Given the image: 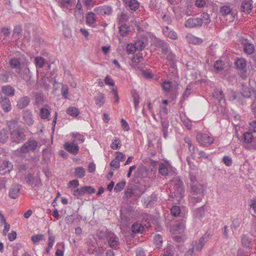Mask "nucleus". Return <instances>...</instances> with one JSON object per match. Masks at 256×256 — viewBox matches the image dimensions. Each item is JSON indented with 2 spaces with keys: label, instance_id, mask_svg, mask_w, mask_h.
<instances>
[{
  "label": "nucleus",
  "instance_id": "1",
  "mask_svg": "<svg viewBox=\"0 0 256 256\" xmlns=\"http://www.w3.org/2000/svg\"><path fill=\"white\" fill-rule=\"evenodd\" d=\"M8 126L9 130L12 131L11 133V140L12 142L16 143L20 142L24 138V135L20 133L17 128V122L15 120H10L8 122Z\"/></svg>",
  "mask_w": 256,
  "mask_h": 256
},
{
  "label": "nucleus",
  "instance_id": "2",
  "mask_svg": "<svg viewBox=\"0 0 256 256\" xmlns=\"http://www.w3.org/2000/svg\"><path fill=\"white\" fill-rule=\"evenodd\" d=\"M159 172L163 176H171L177 174L176 170L168 161L160 164Z\"/></svg>",
  "mask_w": 256,
  "mask_h": 256
},
{
  "label": "nucleus",
  "instance_id": "3",
  "mask_svg": "<svg viewBox=\"0 0 256 256\" xmlns=\"http://www.w3.org/2000/svg\"><path fill=\"white\" fill-rule=\"evenodd\" d=\"M38 147L35 140L29 141L24 144L22 148L16 151V154L20 157L24 156V154L30 151H34Z\"/></svg>",
  "mask_w": 256,
  "mask_h": 256
},
{
  "label": "nucleus",
  "instance_id": "4",
  "mask_svg": "<svg viewBox=\"0 0 256 256\" xmlns=\"http://www.w3.org/2000/svg\"><path fill=\"white\" fill-rule=\"evenodd\" d=\"M242 138L244 142L248 144V146L256 149V132H247L243 134Z\"/></svg>",
  "mask_w": 256,
  "mask_h": 256
},
{
  "label": "nucleus",
  "instance_id": "5",
  "mask_svg": "<svg viewBox=\"0 0 256 256\" xmlns=\"http://www.w3.org/2000/svg\"><path fill=\"white\" fill-rule=\"evenodd\" d=\"M196 140L202 146H209L214 142V138L206 134H198L196 136Z\"/></svg>",
  "mask_w": 256,
  "mask_h": 256
},
{
  "label": "nucleus",
  "instance_id": "6",
  "mask_svg": "<svg viewBox=\"0 0 256 256\" xmlns=\"http://www.w3.org/2000/svg\"><path fill=\"white\" fill-rule=\"evenodd\" d=\"M138 214L133 210H128V211H121V220L126 222H129L132 220L136 218Z\"/></svg>",
  "mask_w": 256,
  "mask_h": 256
},
{
  "label": "nucleus",
  "instance_id": "7",
  "mask_svg": "<svg viewBox=\"0 0 256 256\" xmlns=\"http://www.w3.org/2000/svg\"><path fill=\"white\" fill-rule=\"evenodd\" d=\"M64 148L70 154H76L79 151V147L76 143V140L72 142H67L64 144Z\"/></svg>",
  "mask_w": 256,
  "mask_h": 256
},
{
  "label": "nucleus",
  "instance_id": "8",
  "mask_svg": "<svg viewBox=\"0 0 256 256\" xmlns=\"http://www.w3.org/2000/svg\"><path fill=\"white\" fill-rule=\"evenodd\" d=\"M24 180L29 186L34 189L39 188L42 184L40 177H25Z\"/></svg>",
  "mask_w": 256,
  "mask_h": 256
},
{
  "label": "nucleus",
  "instance_id": "9",
  "mask_svg": "<svg viewBox=\"0 0 256 256\" xmlns=\"http://www.w3.org/2000/svg\"><path fill=\"white\" fill-rule=\"evenodd\" d=\"M208 240V236L206 234H204L200 238L198 242H192V250H196L197 251L201 250Z\"/></svg>",
  "mask_w": 256,
  "mask_h": 256
},
{
  "label": "nucleus",
  "instance_id": "10",
  "mask_svg": "<svg viewBox=\"0 0 256 256\" xmlns=\"http://www.w3.org/2000/svg\"><path fill=\"white\" fill-rule=\"evenodd\" d=\"M94 12L100 15L110 16L112 13V8L110 6H102L95 8Z\"/></svg>",
  "mask_w": 256,
  "mask_h": 256
},
{
  "label": "nucleus",
  "instance_id": "11",
  "mask_svg": "<svg viewBox=\"0 0 256 256\" xmlns=\"http://www.w3.org/2000/svg\"><path fill=\"white\" fill-rule=\"evenodd\" d=\"M202 24V20L200 18H190L186 21L185 26L187 28H192L200 26Z\"/></svg>",
  "mask_w": 256,
  "mask_h": 256
},
{
  "label": "nucleus",
  "instance_id": "12",
  "mask_svg": "<svg viewBox=\"0 0 256 256\" xmlns=\"http://www.w3.org/2000/svg\"><path fill=\"white\" fill-rule=\"evenodd\" d=\"M20 188V186L18 184H14L12 185L9 191L10 196L14 199L18 198Z\"/></svg>",
  "mask_w": 256,
  "mask_h": 256
},
{
  "label": "nucleus",
  "instance_id": "13",
  "mask_svg": "<svg viewBox=\"0 0 256 256\" xmlns=\"http://www.w3.org/2000/svg\"><path fill=\"white\" fill-rule=\"evenodd\" d=\"M252 0H242L241 10L245 13L249 14L252 12Z\"/></svg>",
  "mask_w": 256,
  "mask_h": 256
},
{
  "label": "nucleus",
  "instance_id": "14",
  "mask_svg": "<svg viewBox=\"0 0 256 256\" xmlns=\"http://www.w3.org/2000/svg\"><path fill=\"white\" fill-rule=\"evenodd\" d=\"M12 168V164L8 161H5L0 168V174H8Z\"/></svg>",
  "mask_w": 256,
  "mask_h": 256
},
{
  "label": "nucleus",
  "instance_id": "15",
  "mask_svg": "<svg viewBox=\"0 0 256 256\" xmlns=\"http://www.w3.org/2000/svg\"><path fill=\"white\" fill-rule=\"evenodd\" d=\"M185 228V224L183 222L178 224L176 225L172 226L170 231L172 235L182 232Z\"/></svg>",
  "mask_w": 256,
  "mask_h": 256
},
{
  "label": "nucleus",
  "instance_id": "16",
  "mask_svg": "<svg viewBox=\"0 0 256 256\" xmlns=\"http://www.w3.org/2000/svg\"><path fill=\"white\" fill-rule=\"evenodd\" d=\"M186 38L188 42L194 44H200L202 42V38L195 36L191 34H186Z\"/></svg>",
  "mask_w": 256,
  "mask_h": 256
},
{
  "label": "nucleus",
  "instance_id": "17",
  "mask_svg": "<svg viewBox=\"0 0 256 256\" xmlns=\"http://www.w3.org/2000/svg\"><path fill=\"white\" fill-rule=\"evenodd\" d=\"M94 102L96 105L102 106L105 102V96L102 93H98L94 96Z\"/></svg>",
  "mask_w": 256,
  "mask_h": 256
},
{
  "label": "nucleus",
  "instance_id": "18",
  "mask_svg": "<svg viewBox=\"0 0 256 256\" xmlns=\"http://www.w3.org/2000/svg\"><path fill=\"white\" fill-rule=\"evenodd\" d=\"M163 33L166 36L170 38L171 39H177L178 36L176 32H174L172 30L170 29L168 26H166L163 30Z\"/></svg>",
  "mask_w": 256,
  "mask_h": 256
},
{
  "label": "nucleus",
  "instance_id": "19",
  "mask_svg": "<svg viewBox=\"0 0 256 256\" xmlns=\"http://www.w3.org/2000/svg\"><path fill=\"white\" fill-rule=\"evenodd\" d=\"M3 93L8 96H13L14 94V89L10 86L6 85L2 88Z\"/></svg>",
  "mask_w": 256,
  "mask_h": 256
},
{
  "label": "nucleus",
  "instance_id": "20",
  "mask_svg": "<svg viewBox=\"0 0 256 256\" xmlns=\"http://www.w3.org/2000/svg\"><path fill=\"white\" fill-rule=\"evenodd\" d=\"M30 102V99L27 96L21 98L18 102L17 106L20 109H22L26 106Z\"/></svg>",
  "mask_w": 256,
  "mask_h": 256
},
{
  "label": "nucleus",
  "instance_id": "21",
  "mask_svg": "<svg viewBox=\"0 0 256 256\" xmlns=\"http://www.w3.org/2000/svg\"><path fill=\"white\" fill-rule=\"evenodd\" d=\"M110 146L112 149L114 150L120 149L122 146V142L120 138H113L112 140Z\"/></svg>",
  "mask_w": 256,
  "mask_h": 256
},
{
  "label": "nucleus",
  "instance_id": "22",
  "mask_svg": "<svg viewBox=\"0 0 256 256\" xmlns=\"http://www.w3.org/2000/svg\"><path fill=\"white\" fill-rule=\"evenodd\" d=\"M2 107L6 112H10L12 109V106L10 100L7 98L2 100Z\"/></svg>",
  "mask_w": 256,
  "mask_h": 256
},
{
  "label": "nucleus",
  "instance_id": "23",
  "mask_svg": "<svg viewBox=\"0 0 256 256\" xmlns=\"http://www.w3.org/2000/svg\"><path fill=\"white\" fill-rule=\"evenodd\" d=\"M243 246L250 248L252 246V240L245 235H243L241 240Z\"/></svg>",
  "mask_w": 256,
  "mask_h": 256
},
{
  "label": "nucleus",
  "instance_id": "24",
  "mask_svg": "<svg viewBox=\"0 0 256 256\" xmlns=\"http://www.w3.org/2000/svg\"><path fill=\"white\" fill-rule=\"evenodd\" d=\"M108 242L110 247L116 248L118 244V238L113 234L112 236L110 237Z\"/></svg>",
  "mask_w": 256,
  "mask_h": 256
},
{
  "label": "nucleus",
  "instance_id": "25",
  "mask_svg": "<svg viewBox=\"0 0 256 256\" xmlns=\"http://www.w3.org/2000/svg\"><path fill=\"white\" fill-rule=\"evenodd\" d=\"M8 138V132L6 129L3 128L0 132V142L5 143Z\"/></svg>",
  "mask_w": 256,
  "mask_h": 256
},
{
  "label": "nucleus",
  "instance_id": "26",
  "mask_svg": "<svg viewBox=\"0 0 256 256\" xmlns=\"http://www.w3.org/2000/svg\"><path fill=\"white\" fill-rule=\"evenodd\" d=\"M144 229V226L138 222L134 223L132 226V230L134 233H142Z\"/></svg>",
  "mask_w": 256,
  "mask_h": 256
},
{
  "label": "nucleus",
  "instance_id": "27",
  "mask_svg": "<svg viewBox=\"0 0 256 256\" xmlns=\"http://www.w3.org/2000/svg\"><path fill=\"white\" fill-rule=\"evenodd\" d=\"M235 64L238 68L242 70L246 67V62L244 59L240 58L236 60Z\"/></svg>",
  "mask_w": 256,
  "mask_h": 256
},
{
  "label": "nucleus",
  "instance_id": "28",
  "mask_svg": "<svg viewBox=\"0 0 256 256\" xmlns=\"http://www.w3.org/2000/svg\"><path fill=\"white\" fill-rule=\"evenodd\" d=\"M66 113L72 116L76 117L78 116L80 112L76 108L72 106L67 109Z\"/></svg>",
  "mask_w": 256,
  "mask_h": 256
},
{
  "label": "nucleus",
  "instance_id": "29",
  "mask_svg": "<svg viewBox=\"0 0 256 256\" xmlns=\"http://www.w3.org/2000/svg\"><path fill=\"white\" fill-rule=\"evenodd\" d=\"M220 12L222 15L227 16L228 14H231L232 8H230V6L226 4L221 7Z\"/></svg>",
  "mask_w": 256,
  "mask_h": 256
},
{
  "label": "nucleus",
  "instance_id": "30",
  "mask_svg": "<svg viewBox=\"0 0 256 256\" xmlns=\"http://www.w3.org/2000/svg\"><path fill=\"white\" fill-rule=\"evenodd\" d=\"M50 109L49 107L42 108L40 112V116L42 118H48L50 114Z\"/></svg>",
  "mask_w": 256,
  "mask_h": 256
},
{
  "label": "nucleus",
  "instance_id": "31",
  "mask_svg": "<svg viewBox=\"0 0 256 256\" xmlns=\"http://www.w3.org/2000/svg\"><path fill=\"white\" fill-rule=\"evenodd\" d=\"M162 87L166 92H170L173 88L172 82L168 80H166L162 82Z\"/></svg>",
  "mask_w": 256,
  "mask_h": 256
},
{
  "label": "nucleus",
  "instance_id": "32",
  "mask_svg": "<svg viewBox=\"0 0 256 256\" xmlns=\"http://www.w3.org/2000/svg\"><path fill=\"white\" fill-rule=\"evenodd\" d=\"M154 244L158 248H160L162 246V236L158 234L154 237Z\"/></svg>",
  "mask_w": 256,
  "mask_h": 256
},
{
  "label": "nucleus",
  "instance_id": "33",
  "mask_svg": "<svg viewBox=\"0 0 256 256\" xmlns=\"http://www.w3.org/2000/svg\"><path fill=\"white\" fill-rule=\"evenodd\" d=\"M132 94L133 98L134 108L137 110L138 108L139 96L135 90H132Z\"/></svg>",
  "mask_w": 256,
  "mask_h": 256
},
{
  "label": "nucleus",
  "instance_id": "34",
  "mask_svg": "<svg viewBox=\"0 0 256 256\" xmlns=\"http://www.w3.org/2000/svg\"><path fill=\"white\" fill-rule=\"evenodd\" d=\"M213 96L215 97L220 102H224V94L221 90L215 91L213 93Z\"/></svg>",
  "mask_w": 256,
  "mask_h": 256
},
{
  "label": "nucleus",
  "instance_id": "35",
  "mask_svg": "<svg viewBox=\"0 0 256 256\" xmlns=\"http://www.w3.org/2000/svg\"><path fill=\"white\" fill-rule=\"evenodd\" d=\"M24 121L28 125H31L33 123L32 114L29 112H26L24 114Z\"/></svg>",
  "mask_w": 256,
  "mask_h": 256
},
{
  "label": "nucleus",
  "instance_id": "36",
  "mask_svg": "<svg viewBox=\"0 0 256 256\" xmlns=\"http://www.w3.org/2000/svg\"><path fill=\"white\" fill-rule=\"evenodd\" d=\"M241 95L244 98H250L251 95V92L248 88L242 86L241 92Z\"/></svg>",
  "mask_w": 256,
  "mask_h": 256
},
{
  "label": "nucleus",
  "instance_id": "37",
  "mask_svg": "<svg viewBox=\"0 0 256 256\" xmlns=\"http://www.w3.org/2000/svg\"><path fill=\"white\" fill-rule=\"evenodd\" d=\"M162 256H174L173 246L170 244L168 245Z\"/></svg>",
  "mask_w": 256,
  "mask_h": 256
},
{
  "label": "nucleus",
  "instance_id": "38",
  "mask_svg": "<svg viewBox=\"0 0 256 256\" xmlns=\"http://www.w3.org/2000/svg\"><path fill=\"white\" fill-rule=\"evenodd\" d=\"M162 53L164 54V56L170 60H173L174 56L172 54L171 52L168 50V48H163Z\"/></svg>",
  "mask_w": 256,
  "mask_h": 256
},
{
  "label": "nucleus",
  "instance_id": "39",
  "mask_svg": "<svg viewBox=\"0 0 256 256\" xmlns=\"http://www.w3.org/2000/svg\"><path fill=\"white\" fill-rule=\"evenodd\" d=\"M244 50L246 53L248 54H251L254 51V46L250 43H246L245 44L244 47Z\"/></svg>",
  "mask_w": 256,
  "mask_h": 256
},
{
  "label": "nucleus",
  "instance_id": "40",
  "mask_svg": "<svg viewBox=\"0 0 256 256\" xmlns=\"http://www.w3.org/2000/svg\"><path fill=\"white\" fill-rule=\"evenodd\" d=\"M0 223L4 224V228L2 231V234L4 236H6L8 232L10 230V224L6 222L4 218V221L0 220Z\"/></svg>",
  "mask_w": 256,
  "mask_h": 256
},
{
  "label": "nucleus",
  "instance_id": "41",
  "mask_svg": "<svg viewBox=\"0 0 256 256\" xmlns=\"http://www.w3.org/2000/svg\"><path fill=\"white\" fill-rule=\"evenodd\" d=\"M44 59L40 56L35 58V64L36 67L42 68L44 64Z\"/></svg>",
  "mask_w": 256,
  "mask_h": 256
},
{
  "label": "nucleus",
  "instance_id": "42",
  "mask_svg": "<svg viewBox=\"0 0 256 256\" xmlns=\"http://www.w3.org/2000/svg\"><path fill=\"white\" fill-rule=\"evenodd\" d=\"M114 160H118L119 162H120L123 161L126 159V156L124 154L120 152H115V157Z\"/></svg>",
  "mask_w": 256,
  "mask_h": 256
},
{
  "label": "nucleus",
  "instance_id": "43",
  "mask_svg": "<svg viewBox=\"0 0 256 256\" xmlns=\"http://www.w3.org/2000/svg\"><path fill=\"white\" fill-rule=\"evenodd\" d=\"M184 141L188 144L190 152L192 154H194L195 152V148L194 146L192 145L191 140L188 138H184Z\"/></svg>",
  "mask_w": 256,
  "mask_h": 256
},
{
  "label": "nucleus",
  "instance_id": "44",
  "mask_svg": "<svg viewBox=\"0 0 256 256\" xmlns=\"http://www.w3.org/2000/svg\"><path fill=\"white\" fill-rule=\"evenodd\" d=\"M128 6L132 10H136L139 6V3L136 0H130Z\"/></svg>",
  "mask_w": 256,
  "mask_h": 256
},
{
  "label": "nucleus",
  "instance_id": "45",
  "mask_svg": "<svg viewBox=\"0 0 256 256\" xmlns=\"http://www.w3.org/2000/svg\"><path fill=\"white\" fill-rule=\"evenodd\" d=\"M84 187H82L80 188H77L74 190L73 192V194L76 197H80V196H84Z\"/></svg>",
  "mask_w": 256,
  "mask_h": 256
},
{
  "label": "nucleus",
  "instance_id": "46",
  "mask_svg": "<svg viewBox=\"0 0 256 256\" xmlns=\"http://www.w3.org/2000/svg\"><path fill=\"white\" fill-rule=\"evenodd\" d=\"M128 31V28L126 25L122 24L120 27V32L122 36H126Z\"/></svg>",
  "mask_w": 256,
  "mask_h": 256
},
{
  "label": "nucleus",
  "instance_id": "47",
  "mask_svg": "<svg viewBox=\"0 0 256 256\" xmlns=\"http://www.w3.org/2000/svg\"><path fill=\"white\" fill-rule=\"evenodd\" d=\"M180 212V208L178 206H173L171 208V213L174 216H179Z\"/></svg>",
  "mask_w": 256,
  "mask_h": 256
},
{
  "label": "nucleus",
  "instance_id": "48",
  "mask_svg": "<svg viewBox=\"0 0 256 256\" xmlns=\"http://www.w3.org/2000/svg\"><path fill=\"white\" fill-rule=\"evenodd\" d=\"M126 185V182L124 181L118 182L114 187V191L118 192L123 190Z\"/></svg>",
  "mask_w": 256,
  "mask_h": 256
},
{
  "label": "nucleus",
  "instance_id": "49",
  "mask_svg": "<svg viewBox=\"0 0 256 256\" xmlns=\"http://www.w3.org/2000/svg\"><path fill=\"white\" fill-rule=\"evenodd\" d=\"M58 4L62 7L67 8L70 6L72 0H58Z\"/></svg>",
  "mask_w": 256,
  "mask_h": 256
},
{
  "label": "nucleus",
  "instance_id": "50",
  "mask_svg": "<svg viewBox=\"0 0 256 256\" xmlns=\"http://www.w3.org/2000/svg\"><path fill=\"white\" fill-rule=\"evenodd\" d=\"M10 65L12 68H18L20 67V62L16 58H12L10 61Z\"/></svg>",
  "mask_w": 256,
  "mask_h": 256
},
{
  "label": "nucleus",
  "instance_id": "51",
  "mask_svg": "<svg viewBox=\"0 0 256 256\" xmlns=\"http://www.w3.org/2000/svg\"><path fill=\"white\" fill-rule=\"evenodd\" d=\"M134 45L138 50H142L145 46L144 42L141 40H137Z\"/></svg>",
  "mask_w": 256,
  "mask_h": 256
},
{
  "label": "nucleus",
  "instance_id": "52",
  "mask_svg": "<svg viewBox=\"0 0 256 256\" xmlns=\"http://www.w3.org/2000/svg\"><path fill=\"white\" fill-rule=\"evenodd\" d=\"M168 113V110L165 106H162L161 110L160 111V116L161 119H164Z\"/></svg>",
  "mask_w": 256,
  "mask_h": 256
},
{
  "label": "nucleus",
  "instance_id": "53",
  "mask_svg": "<svg viewBox=\"0 0 256 256\" xmlns=\"http://www.w3.org/2000/svg\"><path fill=\"white\" fill-rule=\"evenodd\" d=\"M86 20L88 24H92L94 23L96 20L94 14L93 12L88 13L86 18Z\"/></svg>",
  "mask_w": 256,
  "mask_h": 256
},
{
  "label": "nucleus",
  "instance_id": "54",
  "mask_svg": "<svg viewBox=\"0 0 256 256\" xmlns=\"http://www.w3.org/2000/svg\"><path fill=\"white\" fill-rule=\"evenodd\" d=\"M136 50L134 44H128L126 46V50L129 54L134 53Z\"/></svg>",
  "mask_w": 256,
  "mask_h": 256
},
{
  "label": "nucleus",
  "instance_id": "55",
  "mask_svg": "<svg viewBox=\"0 0 256 256\" xmlns=\"http://www.w3.org/2000/svg\"><path fill=\"white\" fill-rule=\"evenodd\" d=\"M104 82L106 85L110 86H114V82L110 76H106L104 78Z\"/></svg>",
  "mask_w": 256,
  "mask_h": 256
},
{
  "label": "nucleus",
  "instance_id": "56",
  "mask_svg": "<svg viewBox=\"0 0 256 256\" xmlns=\"http://www.w3.org/2000/svg\"><path fill=\"white\" fill-rule=\"evenodd\" d=\"M44 238V235L39 234L36 235L32 236L31 238L32 240L34 243H36L40 242V240H42Z\"/></svg>",
  "mask_w": 256,
  "mask_h": 256
},
{
  "label": "nucleus",
  "instance_id": "57",
  "mask_svg": "<svg viewBox=\"0 0 256 256\" xmlns=\"http://www.w3.org/2000/svg\"><path fill=\"white\" fill-rule=\"evenodd\" d=\"M222 161L226 166H230L232 164V159L228 156H224L222 158Z\"/></svg>",
  "mask_w": 256,
  "mask_h": 256
},
{
  "label": "nucleus",
  "instance_id": "58",
  "mask_svg": "<svg viewBox=\"0 0 256 256\" xmlns=\"http://www.w3.org/2000/svg\"><path fill=\"white\" fill-rule=\"evenodd\" d=\"M182 122H183L184 125L186 126V127L188 129H190L192 128V122L186 118H181Z\"/></svg>",
  "mask_w": 256,
  "mask_h": 256
},
{
  "label": "nucleus",
  "instance_id": "59",
  "mask_svg": "<svg viewBox=\"0 0 256 256\" xmlns=\"http://www.w3.org/2000/svg\"><path fill=\"white\" fill-rule=\"evenodd\" d=\"M76 176H83L85 174V170L82 167L76 168L75 170Z\"/></svg>",
  "mask_w": 256,
  "mask_h": 256
},
{
  "label": "nucleus",
  "instance_id": "60",
  "mask_svg": "<svg viewBox=\"0 0 256 256\" xmlns=\"http://www.w3.org/2000/svg\"><path fill=\"white\" fill-rule=\"evenodd\" d=\"M110 166L112 170H117L120 168V164L118 160H116L114 159L112 160L110 164Z\"/></svg>",
  "mask_w": 256,
  "mask_h": 256
},
{
  "label": "nucleus",
  "instance_id": "61",
  "mask_svg": "<svg viewBox=\"0 0 256 256\" xmlns=\"http://www.w3.org/2000/svg\"><path fill=\"white\" fill-rule=\"evenodd\" d=\"M72 136L73 138H76V140H78L81 143L83 142L84 141V136L80 134H77V133H76V134L73 133L72 134Z\"/></svg>",
  "mask_w": 256,
  "mask_h": 256
},
{
  "label": "nucleus",
  "instance_id": "62",
  "mask_svg": "<svg viewBox=\"0 0 256 256\" xmlns=\"http://www.w3.org/2000/svg\"><path fill=\"white\" fill-rule=\"evenodd\" d=\"M223 66H224V63L220 60H217L214 64V68L217 70H222L223 68Z\"/></svg>",
  "mask_w": 256,
  "mask_h": 256
},
{
  "label": "nucleus",
  "instance_id": "63",
  "mask_svg": "<svg viewBox=\"0 0 256 256\" xmlns=\"http://www.w3.org/2000/svg\"><path fill=\"white\" fill-rule=\"evenodd\" d=\"M83 187L84 191V194L87 193L88 194H90L94 193L96 192V190L90 186H85Z\"/></svg>",
  "mask_w": 256,
  "mask_h": 256
},
{
  "label": "nucleus",
  "instance_id": "64",
  "mask_svg": "<svg viewBox=\"0 0 256 256\" xmlns=\"http://www.w3.org/2000/svg\"><path fill=\"white\" fill-rule=\"evenodd\" d=\"M17 234L15 231H12L8 234V238L10 241L12 242L15 240L16 238Z\"/></svg>",
  "mask_w": 256,
  "mask_h": 256
}]
</instances>
